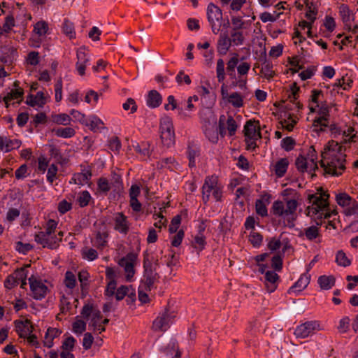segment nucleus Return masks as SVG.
<instances>
[{"mask_svg": "<svg viewBox=\"0 0 358 358\" xmlns=\"http://www.w3.org/2000/svg\"><path fill=\"white\" fill-rule=\"evenodd\" d=\"M143 274L141 283L144 285L145 291H151L154 287V284L157 282L160 278L157 272L156 266L153 265V257L150 256L148 251L143 253Z\"/></svg>", "mask_w": 358, "mask_h": 358, "instance_id": "nucleus-1", "label": "nucleus"}, {"mask_svg": "<svg viewBox=\"0 0 358 358\" xmlns=\"http://www.w3.org/2000/svg\"><path fill=\"white\" fill-rule=\"evenodd\" d=\"M160 138L164 145L169 148L175 143V133L173 124L169 118H166L160 122Z\"/></svg>", "mask_w": 358, "mask_h": 358, "instance_id": "nucleus-2", "label": "nucleus"}, {"mask_svg": "<svg viewBox=\"0 0 358 358\" xmlns=\"http://www.w3.org/2000/svg\"><path fill=\"white\" fill-rule=\"evenodd\" d=\"M57 222L54 220H49L47 223V229L45 231H40L38 234H35L34 240L35 241L43 245V248H48L51 250H54L57 248V244L55 241L52 242H45L46 240L45 236H50L55 231L57 228Z\"/></svg>", "mask_w": 358, "mask_h": 358, "instance_id": "nucleus-3", "label": "nucleus"}, {"mask_svg": "<svg viewBox=\"0 0 358 358\" xmlns=\"http://www.w3.org/2000/svg\"><path fill=\"white\" fill-rule=\"evenodd\" d=\"M138 255L134 252H129L125 257L121 258L118 264L123 267L126 273V280L130 282L135 274L134 266Z\"/></svg>", "mask_w": 358, "mask_h": 358, "instance_id": "nucleus-4", "label": "nucleus"}, {"mask_svg": "<svg viewBox=\"0 0 358 358\" xmlns=\"http://www.w3.org/2000/svg\"><path fill=\"white\" fill-rule=\"evenodd\" d=\"M308 199L310 203H312L313 206H315V207L310 208L308 206L307 208V210H308V215L310 214V210H312L313 215H317L320 210H325L329 207V201L323 196H317L316 194H309Z\"/></svg>", "mask_w": 358, "mask_h": 358, "instance_id": "nucleus-5", "label": "nucleus"}, {"mask_svg": "<svg viewBox=\"0 0 358 358\" xmlns=\"http://www.w3.org/2000/svg\"><path fill=\"white\" fill-rule=\"evenodd\" d=\"M320 324L316 321L306 322L296 327L294 334L298 338H306L314 334V331L317 329Z\"/></svg>", "mask_w": 358, "mask_h": 358, "instance_id": "nucleus-6", "label": "nucleus"}, {"mask_svg": "<svg viewBox=\"0 0 358 358\" xmlns=\"http://www.w3.org/2000/svg\"><path fill=\"white\" fill-rule=\"evenodd\" d=\"M171 319L172 317L168 313V310H166L153 321L152 329L154 331H166L169 328Z\"/></svg>", "mask_w": 358, "mask_h": 358, "instance_id": "nucleus-7", "label": "nucleus"}, {"mask_svg": "<svg viewBox=\"0 0 358 358\" xmlns=\"http://www.w3.org/2000/svg\"><path fill=\"white\" fill-rule=\"evenodd\" d=\"M217 183V177L208 176L206 178L205 182L202 187L203 201L204 203H206L210 198V192L214 188V185Z\"/></svg>", "mask_w": 358, "mask_h": 358, "instance_id": "nucleus-8", "label": "nucleus"}, {"mask_svg": "<svg viewBox=\"0 0 358 358\" xmlns=\"http://www.w3.org/2000/svg\"><path fill=\"white\" fill-rule=\"evenodd\" d=\"M162 103V96L156 90H150L146 98V103L151 108L160 106Z\"/></svg>", "mask_w": 358, "mask_h": 358, "instance_id": "nucleus-9", "label": "nucleus"}, {"mask_svg": "<svg viewBox=\"0 0 358 358\" xmlns=\"http://www.w3.org/2000/svg\"><path fill=\"white\" fill-rule=\"evenodd\" d=\"M208 20L210 24L218 22L222 19V12L217 6L213 3H210L207 8Z\"/></svg>", "mask_w": 358, "mask_h": 358, "instance_id": "nucleus-10", "label": "nucleus"}, {"mask_svg": "<svg viewBox=\"0 0 358 358\" xmlns=\"http://www.w3.org/2000/svg\"><path fill=\"white\" fill-rule=\"evenodd\" d=\"M278 279L279 275L274 271H268L265 273V285L268 292L271 293L275 290Z\"/></svg>", "mask_w": 358, "mask_h": 358, "instance_id": "nucleus-11", "label": "nucleus"}, {"mask_svg": "<svg viewBox=\"0 0 358 358\" xmlns=\"http://www.w3.org/2000/svg\"><path fill=\"white\" fill-rule=\"evenodd\" d=\"M231 45V38H229L227 32L221 34L217 41V52L221 55L227 54Z\"/></svg>", "mask_w": 358, "mask_h": 358, "instance_id": "nucleus-12", "label": "nucleus"}, {"mask_svg": "<svg viewBox=\"0 0 358 358\" xmlns=\"http://www.w3.org/2000/svg\"><path fill=\"white\" fill-rule=\"evenodd\" d=\"M34 289L30 288L32 293V296L36 300H41L46 296L49 289L41 281L39 284L34 285Z\"/></svg>", "mask_w": 358, "mask_h": 358, "instance_id": "nucleus-13", "label": "nucleus"}, {"mask_svg": "<svg viewBox=\"0 0 358 358\" xmlns=\"http://www.w3.org/2000/svg\"><path fill=\"white\" fill-rule=\"evenodd\" d=\"M115 229L123 234H127L129 231L127 217L122 213H119L115 219Z\"/></svg>", "mask_w": 358, "mask_h": 358, "instance_id": "nucleus-14", "label": "nucleus"}, {"mask_svg": "<svg viewBox=\"0 0 358 358\" xmlns=\"http://www.w3.org/2000/svg\"><path fill=\"white\" fill-rule=\"evenodd\" d=\"M317 282L322 289H330L334 286L336 278L334 275H321L318 278Z\"/></svg>", "mask_w": 358, "mask_h": 358, "instance_id": "nucleus-15", "label": "nucleus"}, {"mask_svg": "<svg viewBox=\"0 0 358 358\" xmlns=\"http://www.w3.org/2000/svg\"><path fill=\"white\" fill-rule=\"evenodd\" d=\"M255 123H257L258 126L259 125V121L252 120H250L246 122L245 126H244V135L245 138H249L250 140H252V138H254V134L255 133V131L257 129L256 125H255Z\"/></svg>", "mask_w": 358, "mask_h": 358, "instance_id": "nucleus-16", "label": "nucleus"}, {"mask_svg": "<svg viewBox=\"0 0 358 358\" xmlns=\"http://www.w3.org/2000/svg\"><path fill=\"white\" fill-rule=\"evenodd\" d=\"M289 162L287 158H282L278 161L275 165V175L281 178L282 177L287 169Z\"/></svg>", "mask_w": 358, "mask_h": 358, "instance_id": "nucleus-17", "label": "nucleus"}, {"mask_svg": "<svg viewBox=\"0 0 358 358\" xmlns=\"http://www.w3.org/2000/svg\"><path fill=\"white\" fill-rule=\"evenodd\" d=\"M206 244V237L201 233V231H199V234L196 236H195L194 241L192 243V245L199 252L204 249Z\"/></svg>", "mask_w": 358, "mask_h": 358, "instance_id": "nucleus-18", "label": "nucleus"}, {"mask_svg": "<svg viewBox=\"0 0 358 358\" xmlns=\"http://www.w3.org/2000/svg\"><path fill=\"white\" fill-rule=\"evenodd\" d=\"M310 282V277L302 275L300 278L294 283L293 286H292L289 289V293L291 292H294L296 288H299V292H301L303 289H305Z\"/></svg>", "mask_w": 358, "mask_h": 358, "instance_id": "nucleus-19", "label": "nucleus"}, {"mask_svg": "<svg viewBox=\"0 0 358 358\" xmlns=\"http://www.w3.org/2000/svg\"><path fill=\"white\" fill-rule=\"evenodd\" d=\"M62 30L64 34L69 37V38H74L76 37V32L74 31L73 23L70 20L65 19L62 26Z\"/></svg>", "mask_w": 358, "mask_h": 358, "instance_id": "nucleus-20", "label": "nucleus"}, {"mask_svg": "<svg viewBox=\"0 0 358 358\" xmlns=\"http://www.w3.org/2000/svg\"><path fill=\"white\" fill-rule=\"evenodd\" d=\"M238 54H235L234 57L231 58L229 59V61L227 64V73L232 78H235V76H236L235 68H236V66H237V64L238 63Z\"/></svg>", "mask_w": 358, "mask_h": 358, "instance_id": "nucleus-21", "label": "nucleus"}, {"mask_svg": "<svg viewBox=\"0 0 358 358\" xmlns=\"http://www.w3.org/2000/svg\"><path fill=\"white\" fill-rule=\"evenodd\" d=\"M71 118L65 113L52 115L51 120L58 124L67 125L70 123Z\"/></svg>", "mask_w": 358, "mask_h": 358, "instance_id": "nucleus-22", "label": "nucleus"}, {"mask_svg": "<svg viewBox=\"0 0 358 358\" xmlns=\"http://www.w3.org/2000/svg\"><path fill=\"white\" fill-rule=\"evenodd\" d=\"M227 101L235 108H241L243 106V97L238 92L231 94Z\"/></svg>", "mask_w": 358, "mask_h": 358, "instance_id": "nucleus-23", "label": "nucleus"}, {"mask_svg": "<svg viewBox=\"0 0 358 358\" xmlns=\"http://www.w3.org/2000/svg\"><path fill=\"white\" fill-rule=\"evenodd\" d=\"M55 131L57 136L63 138H71L76 134V131L71 127L58 128Z\"/></svg>", "mask_w": 358, "mask_h": 358, "instance_id": "nucleus-24", "label": "nucleus"}, {"mask_svg": "<svg viewBox=\"0 0 358 358\" xmlns=\"http://www.w3.org/2000/svg\"><path fill=\"white\" fill-rule=\"evenodd\" d=\"M48 24L45 21L41 20L34 25V31L38 36H44L48 32Z\"/></svg>", "mask_w": 358, "mask_h": 358, "instance_id": "nucleus-25", "label": "nucleus"}, {"mask_svg": "<svg viewBox=\"0 0 358 358\" xmlns=\"http://www.w3.org/2000/svg\"><path fill=\"white\" fill-rule=\"evenodd\" d=\"M336 262L339 266L344 267L348 266L351 264V261L347 257L345 253L343 250H339L337 252Z\"/></svg>", "mask_w": 358, "mask_h": 358, "instance_id": "nucleus-26", "label": "nucleus"}, {"mask_svg": "<svg viewBox=\"0 0 358 358\" xmlns=\"http://www.w3.org/2000/svg\"><path fill=\"white\" fill-rule=\"evenodd\" d=\"M210 132L213 133V137L212 138H210V141L213 143H216L218 141V133L222 137H224L226 134L224 125H218V129L217 131H211L208 129L206 132V136H208V134H210Z\"/></svg>", "mask_w": 358, "mask_h": 358, "instance_id": "nucleus-27", "label": "nucleus"}, {"mask_svg": "<svg viewBox=\"0 0 358 358\" xmlns=\"http://www.w3.org/2000/svg\"><path fill=\"white\" fill-rule=\"evenodd\" d=\"M336 200L339 206L345 207L350 204L352 198L348 194L343 192L336 194Z\"/></svg>", "mask_w": 358, "mask_h": 358, "instance_id": "nucleus-28", "label": "nucleus"}, {"mask_svg": "<svg viewBox=\"0 0 358 358\" xmlns=\"http://www.w3.org/2000/svg\"><path fill=\"white\" fill-rule=\"evenodd\" d=\"M49 147V152L51 157L55 159L57 163L61 164L66 163V159L63 158V157L61 155L60 150L58 148H57L53 145H50Z\"/></svg>", "mask_w": 358, "mask_h": 358, "instance_id": "nucleus-29", "label": "nucleus"}, {"mask_svg": "<svg viewBox=\"0 0 358 358\" xmlns=\"http://www.w3.org/2000/svg\"><path fill=\"white\" fill-rule=\"evenodd\" d=\"M271 213L275 215H282L285 214V210L284 207V203L281 201H275L273 202Z\"/></svg>", "mask_w": 358, "mask_h": 358, "instance_id": "nucleus-30", "label": "nucleus"}, {"mask_svg": "<svg viewBox=\"0 0 358 358\" xmlns=\"http://www.w3.org/2000/svg\"><path fill=\"white\" fill-rule=\"evenodd\" d=\"M92 177V171H87L85 173H78L76 178L74 179V182L78 185H83L85 182L87 183Z\"/></svg>", "mask_w": 358, "mask_h": 358, "instance_id": "nucleus-31", "label": "nucleus"}, {"mask_svg": "<svg viewBox=\"0 0 358 358\" xmlns=\"http://www.w3.org/2000/svg\"><path fill=\"white\" fill-rule=\"evenodd\" d=\"M336 160L332 159L330 162L327 163V169H325V173H324V175L329 174L334 176H341L342 173L341 172H338L336 171L337 164H336Z\"/></svg>", "mask_w": 358, "mask_h": 358, "instance_id": "nucleus-32", "label": "nucleus"}, {"mask_svg": "<svg viewBox=\"0 0 358 358\" xmlns=\"http://www.w3.org/2000/svg\"><path fill=\"white\" fill-rule=\"evenodd\" d=\"M217 77L219 82H222L225 78L224 62L222 59H219L217 62Z\"/></svg>", "mask_w": 358, "mask_h": 358, "instance_id": "nucleus-33", "label": "nucleus"}, {"mask_svg": "<svg viewBox=\"0 0 358 358\" xmlns=\"http://www.w3.org/2000/svg\"><path fill=\"white\" fill-rule=\"evenodd\" d=\"M255 210L257 214L262 217L268 215V210L266 204L261 199H257L255 203Z\"/></svg>", "mask_w": 358, "mask_h": 358, "instance_id": "nucleus-34", "label": "nucleus"}, {"mask_svg": "<svg viewBox=\"0 0 358 358\" xmlns=\"http://www.w3.org/2000/svg\"><path fill=\"white\" fill-rule=\"evenodd\" d=\"M304 234L310 241H313L320 236L319 229L317 226H311L306 228Z\"/></svg>", "mask_w": 358, "mask_h": 358, "instance_id": "nucleus-35", "label": "nucleus"}, {"mask_svg": "<svg viewBox=\"0 0 358 358\" xmlns=\"http://www.w3.org/2000/svg\"><path fill=\"white\" fill-rule=\"evenodd\" d=\"M188 159H189V166L194 167L195 161L194 159L199 155V150L197 148H193L190 145L188 146Z\"/></svg>", "mask_w": 358, "mask_h": 358, "instance_id": "nucleus-36", "label": "nucleus"}, {"mask_svg": "<svg viewBox=\"0 0 358 358\" xmlns=\"http://www.w3.org/2000/svg\"><path fill=\"white\" fill-rule=\"evenodd\" d=\"M91 199V195L88 191L85 190L80 193L78 198V202L81 208L87 206Z\"/></svg>", "mask_w": 358, "mask_h": 358, "instance_id": "nucleus-37", "label": "nucleus"}, {"mask_svg": "<svg viewBox=\"0 0 358 358\" xmlns=\"http://www.w3.org/2000/svg\"><path fill=\"white\" fill-rule=\"evenodd\" d=\"M271 267L275 271H280L282 268V257L281 255H275L271 259Z\"/></svg>", "mask_w": 358, "mask_h": 358, "instance_id": "nucleus-38", "label": "nucleus"}, {"mask_svg": "<svg viewBox=\"0 0 358 358\" xmlns=\"http://www.w3.org/2000/svg\"><path fill=\"white\" fill-rule=\"evenodd\" d=\"M249 240L254 247L258 248L262 243L263 236L258 232H252L250 235Z\"/></svg>", "mask_w": 358, "mask_h": 358, "instance_id": "nucleus-39", "label": "nucleus"}, {"mask_svg": "<svg viewBox=\"0 0 358 358\" xmlns=\"http://www.w3.org/2000/svg\"><path fill=\"white\" fill-rule=\"evenodd\" d=\"M295 165L299 171L304 173L307 169L306 158L302 155H300L295 161Z\"/></svg>", "mask_w": 358, "mask_h": 358, "instance_id": "nucleus-40", "label": "nucleus"}, {"mask_svg": "<svg viewBox=\"0 0 358 358\" xmlns=\"http://www.w3.org/2000/svg\"><path fill=\"white\" fill-rule=\"evenodd\" d=\"M65 285L69 289H73L76 285V276L71 271H66L65 273Z\"/></svg>", "mask_w": 358, "mask_h": 358, "instance_id": "nucleus-41", "label": "nucleus"}, {"mask_svg": "<svg viewBox=\"0 0 358 358\" xmlns=\"http://www.w3.org/2000/svg\"><path fill=\"white\" fill-rule=\"evenodd\" d=\"M339 13L342 17L343 22H348L350 20V10L348 6L345 4H341L339 8Z\"/></svg>", "mask_w": 358, "mask_h": 358, "instance_id": "nucleus-42", "label": "nucleus"}, {"mask_svg": "<svg viewBox=\"0 0 358 358\" xmlns=\"http://www.w3.org/2000/svg\"><path fill=\"white\" fill-rule=\"evenodd\" d=\"M295 144V140L292 137L288 136L282 139L281 146L285 150L290 151L294 149Z\"/></svg>", "mask_w": 358, "mask_h": 358, "instance_id": "nucleus-43", "label": "nucleus"}, {"mask_svg": "<svg viewBox=\"0 0 358 358\" xmlns=\"http://www.w3.org/2000/svg\"><path fill=\"white\" fill-rule=\"evenodd\" d=\"M231 43H233L236 45H241L244 42L245 38L243 33L241 31H232L231 33Z\"/></svg>", "mask_w": 358, "mask_h": 358, "instance_id": "nucleus-44", "label": "nucleus"}, {"mask_svg": "<svg viewBox=\"0 0 358 358\" xmlns=\"http://www.w3.org/2000/svg\"><path fill=\"white\" fill-rule=\"evenodd\" d=\"M181 223V216L180 215H177L173 217L171 224L169 228V231L170 234H174L177 231L179 225Z\"/></svg>", "mask_w": 358, "mask_h": 358, "instance_id": "nucleus-45", "label": "nucleus"}, {"mask_svg": "<svg viewBox=\"0 0 358 358\" xmlns=\"http://www.w3.org/2000/svg\"><path fill=\"white\" fill-rule=\"evenodd\" d=\"M72 327L75 333L82 334L86 329V323L81 320H77L73 323Z\"/></svg>", "mask_w": 358, "mask_h": 358, "instance_id": "nucleus-46", "label": "nucleus"}, {"mask_svg": "<svg viewBox=\"0 0 358 358\" xmlns=\"http://www.w3.org/2000/svg\"><path fill=\"white\" fill-rule=\"evenodd\" d=\"M76 341L73 336H69L63 341L61 348L63 350L71 351L74 348Z\"/></svg>", "mask_w": 358, "mask_h": 358, "instance_id": "nucleus-47", "label": "nucleus"}, {"mask_svg": "<svg viewBox=\"0 0 358 358\" xmlns=\"http://www.w3.org/2000/svg\"><path fill=\"white\" fill-rule=\"evenodd\" d=\"M227 124L229 136H234L236 133L238 126L232 116L228 117L227 120Z\"/></svg>", "mask_w": 358, "mask_h": 358, "instance_id": "nucleus-48", "label": "nucleus"}, {"mask_svg": "<svg viewBox=\"0 0 358 358\" xmlns=\"http://www.w3.org/2000/svg\"><path fill=\"white\" fill-rule=\"evenodd\" d=\"M103 124V122L96 117H93L92 120H89V122L85 123V125L89 126L90 129L94 131H96L97 129H99L101 125Z\"/></svg>", "mask_w": 358, "mask_h": 358, "instance_id": "nucleus-49", "label": "nucleus"}, {"mask_svg": "<svg viewBox=\"0 0 358 358\" xmlns=\"http://www.w3.org/2000/svg\"><path fill=\"white\" fill-rule=\"evenodd\" d=\"M15 325L16 328V331H17L19 336L20 338H26L27 337V331L26 327L24 325V322H22L20 320L15 321Z\"/></svg>", "mask_w": 358, "mask_h": 358, "instance_id": "nucleus-50", "label": "nucleus"}, {"mask_svg": "<svg viewBox=\"0 0 358 358\" xmlns=\"http://www.w3.org/2000/svg\"><path fill=\"white\" fill-rule=\"evenodd\" d=\"M33 249V245L29 243H23L21 241L16 243V250L20 253L26 254Z\"/></svg>", "mask_w": 358, "mask_h": 358, "instance_id": "nucleus-51", "label": "nucleus"}, {"mask_svg": "<svg viewBox=\"0 0 358 358\" xmlns=\"http://www.w3.org/2000/svg\"><path fill=\"white\" fill-rule=\"evenodd\" d=\"M27 274L28 272L25 270V267L17 268L13 273L17 282L22 280H27Z\"/></svg>", "mask_w": 358, "mask_h": 358, "instance_id": "nucleus-52", "label": "nucleus"}, {"mask_svg": "<svg viewBox=\"0 0 358 358\" xmlns=\"http://www.w3.org/2000/svg\"><path fill=\"white\" fill-rule=\"evenodd\" d=\"M124 110H128L131 108V113H134L137 110V105L135 100L132 98L127 99V101L122 105Z\"/></svg>", "mask_w": 358, "mask_h": 358, "instance_id": "nucleus-53", "label": "nucleus"}, {"mask_svg": "<svg viewBox=\"0 0 358 358\" xmlns=\"http://www.w3.org/2000/svg\"><path fill=\"white\" fill-rule=\"evenodd\" d=\"M21 145V141L18 139L10 140L6 138L5 147L6 152H8L14 148H18Z\"/></svg>", "mask_w": 358, "mask_h": 358, "instance_id": "nucleus-54", "label": "nucleus"}, {"mask_svg": "<svg viewBox=\"0 0 358 358\" xmlns=\"http://www.w3.org/2000/svg\"><path fill=\"white\" fill-rule=\"evenodd\" d=\"M15 26V19L12 15H9L6 17L5 22L3 25V31L6 33L9 32L12 27Z\"/></svg>", "mask_w": 358, "mask_h": 358, "instance_id": "nucleus-55", "label": "nucleus"}, {"mask_svg": "<svg viewBox=\"0 0 358 358\" xmlns=\"http://www.w3.org/2000/svg\"><path fill=\"white\" fill-rule=\"evenodd\" d=\"M272 65L270 64H266L264 67L261 69V74L262 76H264L265 78L269 80L271 78L273 77L274 72L271 70Z\"/></svg>", "mask_w": 358, "mask_h": 358, "instance_id": "nucleus-56", "label": "nucleus"}, {"mask_svg": "<svg viewBox=\"0 0 358 358\" xmlns=\"http://www.w3.org/2000/svg\"><path fill=\"white\" fill-rule=\"evenodd\" d=\"M55 101L59 102L62 99V81L60 78L55 85Z\"/></svg>", "mask_w": 358, "mask_h": 358, "instance_id": "nucleus-57", "label": "nucleus"}, {"mask_svg": "<svg viewBox=\"0 0 358 358\" xmlns=\"http://www.w3.org/2000/svg\"><path fill=\"white\" fill-rule=\"evenodd\" d=\"M109 148L112 151L118 152L121 148V142L117 136H113L108 142Z\"/></svg>", "mask_w": 358, "mask_h": 358, "instance_id": "nucleus-58", "label": "nucleus"}, {"mask_svg": "<svg viewBox=\"0 0 358 358\" xmlns=\"http://www.w3.org/2000/svg\"><path fill=\"white\" fill-rule=\"evenodd\" d=\"M315 66H310L307 68L306 70L303 71L301 73H300L299 76L302 80H306L307 79H310L314 75V72L315 71Z\"/></svg>", "mask_w": 358, "mask_h": 358, "instance_id": "nucleus-59", "label": "nucleus"}, {"mask_svg": "<svg viewBox=\"0 0 358 358\" xmlns=\"http://www.w3.org/2000/svg\"><path fill=\"white\" fill-rule=\"evenodd\" d=\"M297 201L296 199H289L287 201V209L285 210V215L293 214L297 208Z\"/></svg>", "mask_w": 358, "mask_h": 358, "instance_id": "nucleus-60", "label": "nucleus"}, {"mask_svg": "<svg viewBox=\"0 0 358 358\" xmlns=\"http://www.w3.org/2000/svg\"><path fill=\"white\" fill-rule=\"evenodd\" d=\"M94 341V337L91 333H85L83 341V346L84 349L89 350L91 348Z\"/></svg>", "mask_w": 358, "mask_h": 358, "instance_id": "nucleus-61", "label": "nucleus"}, {"mask_svg": "<svg viewBox=\"0 0 358 358\" xmlns=\"http://www.w3.org/2000/svg\"><path fill=\"white\" fill-rule=\"evenodd\" d=\"M57 166L52 164L50 165L48 170V174H47V180L50 183H52L54 181V179L56 176V174L57 173Z\"/></svg>", "mask_w": 358, "mask_h": 358, "instance_id": "nucleus-62", "label": "nucleus"}, {"mask_svg": "<svg viewBox=\"0 0 358 358\" xmlns=\"http://www.w3.org/2000/svg\"><path fill=\"white\" fill-rule=\"evenodd\" d=\"M129 291V287L125 285H121L115 293V298L117 301L122 300L125 296H127Z\"/></svg>", "mask_w": 358, "mask_h": 358, "instance_id": "nucleus-63", "label": "nucleus"}, {"mask_svg": "<svg viewBox=\"0 0 358 358\" xmlns=\"http://www.w3.org/2000/svg\"><path fill=\"white\" fill-rule=\"evenodd\" d=\"M324 26L329 31L332 32L336 27V22L334 17L329 15H327L325 17V22L324 23Z\"/></svg>", "mask_w": 358, "mask_h": 358, "instance_id": "nucleus-64", "label": "nucleus"}]
</instances>
